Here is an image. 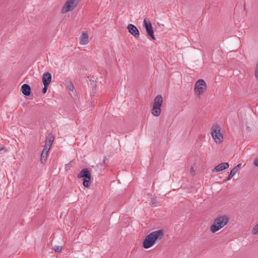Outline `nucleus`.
Here are the masks:
<instances>
[{
  "mask_svg": "<svg viewBox=\"0 0 258 258\" xmlns=\"http://www.w3.org/2000/svg\"><path fill=\"white\" fill-rule=\"evenodd\" d=\"M229 221V217L227 215H219L214 219L210 226L211 232L213 233L216 232L226 226Z\"/></svg>",
  "mask_w": 258,
  "mask_h": 258,
  "instance_id": "1",
  "label": "nucleus"
},
{
  "mask_svg": "<svg viewBox=\"0 0 258 258\" xmlns=\"http://www.w3.org/2000/svg\"><path fill=\"white\" fill-rule=\"evenodd\" d=\"M53 140L54 137L52 136H49L45 139L44 148L41 152L40 157V161L42 164H45L46 161L49 150L51 147Z\"/></svg>",
  "mask_w": 258,
  "mask_h": 258,
  "instance_id": "2",
  "label": "nucleus"
},
{
  "mask_svg": "<svg viewBox=\"0 0 258 258\" xmlns=\"http://www.w3.org/2000/svg\"><path fill=\"white\" fill-rule=\"evenodd\" d=\"M78 178H83V185L87 188H89L91 185V174L90 171L87 168H84L80 171L77 175Z\"/></svg>",
  "mask_w": 258,
  "mask_h": 258,
  "instance_id": "3",
  "label": "nucleus"
},
{
  "mask_svg": "<svg viewBox=\"0 0 258 258\" xmlns=\"http://www.w3.org/2000/svg\"><path fill=\"white\" fill-rule=\"evenodd\" d=\"M163 102V98L161 95H157L154 99V104L151 110L152 114L156 117L161 114V107Z\"/></svg>",
  "mask_w": 258,
  "mask_h": 258,
  "instance_id": "4",
  "label": "nucleus"
},
{
  "mask_svg": "<svg viewBox=\"0 0 258 258\" xmlns=\"http://www.w3.org/2000/svg\"><path fill=\"white\" fill-rule=\"evenodd\" d=\"M211 136L217 144H220L223 142V137L221 133V128L217 124H214L212 126Z\"/></svg>",
  "mask_w": 258,
  "mask_h": 258,
  "instance_id": "5",
  "label": "nucleus"
},
{
  "mask_svg": "<svg viewBox=\"0 0 258 258\" xmlns=\"http://www.w3.org/2000/svg\"><path fill=\"white\" fill-rule=\"evenodd\" d=\"M79 1L80 0H66L61 10V13L65 14L73 11L77 7Z\"/></svg>",
  "mask_w": 258,
  "mask_h": 258,
  "instance_id": "6",
  "label": "nucleus"
},
{
  "mask_svg": "<svg viewBox=\"0 0 258 258\" xmlns=\"http://www.w3.org/2000/svg\"><path fill=\"white\" fill-rule=\"evenodd\" d=\"M207 85L203 79L198 80L195 83L194 91L195 94L200 96L207 90Z\"/></svg>",
  "mask_w": 258,
  "mask_h": 258,
  "instance_id": "7",
  "label": "nucleus"
},
{
  "mask_svg": "<svg viewBox=\"0 0 258 258\" xmlns=\"http://www.w3.org/2000/svg\"><path fill=\"white\" fill-rule=\"evenodd\" d=\"M143 27L145 28L148 35H149L153 40H155V37L154 35V30L151 23L150 21H147L146 19H144L143 21Z\"/></svg>",
  "mask_w": 258,
  "mask_h": 258,
  "instance_id": "8",
  "label": "nucleus"
},
{
  "mask_svg": "<svg viewBox=\"0 0 258 258\" xmlns=\"http://www.w3.org/2000/svg\"><path fill=\"white\" fill-rule=\"evenodd\" d=\"M155 242L161 240L164 236V232L162 229L156 230L150 233Z\"/></svg>",
  "mask_w": 258,
  "mask_h": 258,
  "instance_id": "9",
  "label": "nucleus"
},
{
  "mask_svg": "<svg viewBox=\"0 0 258 258\" xmlns=\"http://www.w3.org/2000/svg\"><path fill=\"white\" fill-rule=\"evenodd\" d=\"M155 243V242L149 233L146 236L144 240L143 246L145 248H149L152 247Z\"/></svg>",
  "mask_w": 258,
  "mask_h": 258,
  "instance_id": "10",
  "label": "nucleus"
},
{
  "mask_svg": "<svg viewBox=\"0 0 258 258\" xmlns=\"http://www.w3.org/2000/svg\"><path fill=\"white\" fill-rule=\"evenodd\" d=\"M128 32L133 35L135 38H139L140 32L138 28L133 24H130L127 26Z\"/></svg>",
  "mask_w": 258,
  "mask_h": 258,
  "instance_id": "11",
  "label": "nucleus"
},
{
  "mask_svg": "<svg viewBox=\"0 0 258 258\" xmlns=\"http://www.w3.org/2000/svg\"><path fill=\"white\" fill-rule=\"evenodd\" d=\"M89 36L87 32H83L79 39L80 44L86 45L89 43Z\"/></svg>",
  "mask_w": 258,
  "mask_h": 258,
  "instance_id": "12",
  "label": "nucleus"
},
{
  "mask_svg": "<svg viewBox=\"0 0 258 258\" xmlns=\"http://www.w3.org/2000/svg\"><path fill=\"white\" fill-rule=\"evenodd\" d=\"M52 79L51 75L49 72L45 73L42 76V82L43 85H49Z\"/></svg>",
  "mask_w": 258,
  "mask_h": 258,
  "instance_id": "13",
  "label": "nucleus"
},
{
  "mask_svg": "<svg viewBox=\"0 0 258 258\" xmlns=\"http://www.w3.org/2000/svg\"><path fill=\"white\" fill-rule=\"evenodd\" d=\"M229 165L228 163H221L217 166H216L213 170L212 172H219L220 171H222L224 169H226L229 167Z\"/></svg>",
  "mask_w": 258,
  "mask_h": 258,
  "instance_id": "14",
  "label": "nucleus"
},
{
  "mask_svg": "<svg viewBox=\"0 0 258 258\" xmlns=\"http://www.w3.org/2000/svg\"><path fill=\"white\" fill-rule=\"evenodd\" d=\"M21 91L25 96H29L31 94L30 86L26 84H23L21 87Z\"/></svg>",
  "mask_w": 258,
  "mask_h": 258,
  "instance_id": "15",
  "label": "nucleus"
},
{
  "mask_svg": "<svg viewBox=\"0 0 258 258\" xmlns=\"http://www.w3.org/2000/svg\"><path fill=\"white\" fill-rule=\"evenodd\" d=\"M241 166V164H238L237 166H235L230 171L227 178L225 181L229 180L231 179L233 176L236 173V172L238 171L239 169L240 168V166Z\"/></svg>",
  "mask_w": 258,
  "mask_h": 258,
  "instance_id": "16",
  "label": "nucleus"
},
{
  "mask_svg": "<svg viewBox=\"0 0 258 258\" xmlns=\"http://www.w3.org/2000/svg\"><path fill=\"white\" fill-rule=\"evenodd\" d=\"M252 234L253 235L258 234V224L255 225L252 229Z\"/></svg>",
  "mask_w": 258,
  "mask_h": 258,
  "instance_id": "17",
  "label": "nucleus"
},
{
  "mask_svg": "<svg viewBox=\"0 0 258 258\" xmlns=\"http://www.w3.org/2000/svg\"><path fill=\"white\" fill-rule=\"evenodd\" d=\"M62 246L59 245H55L53 247L54 250L56 252H60L62 251Z\"/></svg>",
  "mask_w": 258,
  "mask_h": 258,
  "instance_id": "18",
  "label": "nucleus"
},
{
  "mask_svg": "<svg viewBox=\"0 0 258 258\" xmlns=\"http://www.w3.org/2000/svg\"><path fill=\"white\" fill-rule=\"evenodd\" d=\"M255 77L258 80V61L255 67Z\"/></svg>",
  "mask_w": 258,
  "mask_h": 258,
  "instance_id": "19",
  "label": "nucleus"
},
{
  "mask_svg": "<svg viewBox=\"0 0 258 258\" xmlns=\"http://www.w3.org/2000/svg\"><path fill=\"white\" fill-rule=\"evenodd\" d=\"M48 86L49 85H44V87L42 89V93L43 94L46 93V92H47V88H48Z\"/></svg>",
  "mask_w": 258,
  "mask_h": 258,
  "instance_id": "20",
  "label": "nucleus"
},
{
  "mask_svg": "<svg viewBox=\"0 0 258 258\" xmlns=\"http://www.w3.org/2000/svg\"><path fill=\"white\" fill-rule=\"evenodd\" d=\"M253 164L256 167H258V157L254 160Z\"/></svg>",
  "mask_w": 258,
  "mask_h": 258,
  "instance_id": "21",
  "label": "nucleus"
},
{
  "mask_svg": "<svg viewBox=\"0 0 258 258\" xmlns=\"http://www.w3.org/2000/svg\"><path fill=\"white\" fill-rule=\"evenodd\" d=\"M5 151V148L3 146H0V153H2Z\"/></svg>",
  "mask_w": 258,
  "mask_h": 258,
  "instance_id": "22",
  "label": "nucleus"
},
{
  "mask_svg": "<svg viewBox=\"0 0 258 258\" xmlns=\"http://www.w3.org/2000/svg\"><path fill=\"white\" fill-rule=\"evenodd\" d=\"M194 168L193 167H191L190 168V172H194Z\"/></svg>",
  "mask_w": 258,
  "mask_h": 258,
  "instance_id": "23",
  "label": "nucleus"
},
{
  "mask_svg": "<svg viewBox=\"0 0 258 258\" xmlns=\"http://www.w3.org/2000/svg\"><path fill=\"white\" fill-rule=\"evenodd\" d=\"M103 163L105 164V160H104V161H103Z\"/></svg>",
  "mask_w": 258,
  "mask_h": 258,
  "instance_id": "24",
  "label": "nucleus"
}]
</instances>
